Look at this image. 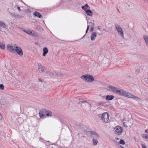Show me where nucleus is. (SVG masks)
<instances>
[{"mask_svg": "<svg viewBox=\"0 0 148 148\" xmlns=\"http://www.w3.org/2000/svg\"><path fill=\"white\" fill-rule=\"evenodd\" d=\"M113 86H109L108 87V90L112 92L121 96H123L127 97H132L133 95L127 92L122 89H119Z\"/></svg>", "mask_w": 148, "mask_h": 148, "instance_id": "f257e3e1", "label": "nucleus"}, {"mask_svg": "<svg viewBox=\"0 0 148 148\" xmlns=\"http://www.w3.org/2000/svg\"><path fill=\"white\" fill-rule=\"evenodd\" d=\"M39 115L40 117L41 118H44L46 117L47 116H51L52 113L51 111L49 110H46L45 109H42L39 112Z\"/></svg>", "mask_w": 148, "mask_h": 148, "instance_id": "f03ea898", "label": "nucleus"}, {"mask_svg": "<svg viewBox=\"0 0 148 148\" xmlns=\"http://www.w3.org/2000/svg\"><path fill=\"white\" fill-rule=\"evenodd\" d=\"M99 117H100L102 121L106 123L109 121V115L107 112H104L102 114L98 115Z\"/></svg>", "mask_w": 148, "mask_h": 148, "instance_id": "7ed1b4c3", "label": "nucleus"}, {"mask_svg": "<svg viewBox=\"0 0 148 148\" xmlns=\"http://www.w3.org/2000/svg\"><path fill=\"white\" fill-rule=\"evenodd\" d=\"M81 77L82 79L87 82H91L94 80L93 76L90 75H83Z\"/></svg>", "mask_w": 148, "mask_h": 148, "instance_id": "20e7f679", "label": "nucleus"}, {"mask_svg": "<svg viewBox=\"0 0 148 148\" xmlns=\"http://www.w3.org/2000/svg\"><path fill=\"white\" fill-rule=\"evenodd\" d=\"M14 51L19 56H22L23 55V53L21 47L15 44L14 45Z\"/></svg>", "mask_w": 148, "mask_h": 148, "instance_id": "39448f33", "label": "nucleus"}, {"mask_svg": "<svg viewBox=\"0 0 148 148\" xmlns=\"http://www.w3.org/2000/svg\"><path fill=\"white\" fill-rule=\"evenodd\" d=\"M115 26L116 29L118 31L119 34L120 35L121 37L123 38L124 35L122 28L117 24H115Z\"/></svg>", "mask_w": 148, "mask_h": 148, "instance_id": "423d86ee", "label": "nucleus"}, {"mask_svg": "<svg viewBox=\"0 0 148 148\" xmlns=\"http://www.w3.org/2000/svg\"><path fill=\"white\" fill-rule=\"evenodd\" d=\"M115 134L117 135H120L123 132L122 128L119 126H117L114 128Z\"/></svg>", "mask_w": 148, "mask_h": 148, "instance_id": "0eeeda50", "label": "nucleus"}, {"mask_svg": "<svg viewBox=\"0 0 148 148\" xmlns=\"http://www.w3.org/2000/svg\"><path fill=\"white\" fill-rule=\"evenodd\" d=\"M114 142L116 143V145L119 147H121V148H124L120 144L124 145L125 143V142L123 140H121L119 143H118L115 140H114Z\"/></svg>", "mask_w": 148, "mask_h": 148, "instance_id": "6e6552de", "label": "nucleus"}, {"mask_svg": "<svg viewBox=\"0 0 148 148\" xmlns=\"http://www.w3.org/2000/svg\"><path fill=\"white\" fill-rule=\"evenodd\" d=\"M7 49L8 51L11 52V53L14 52L13 51H14V49L13 46L11 45L8 44L7 47Z\"/></svg>", "mask_w": 148, "mask_h": 148, "instance_id": "1a4fd4ad", "label": "nucleus"}, {"mask_svg": "<svg viewBox=\"0 0 148 148\" xmlns=\"http://www.w3.org/2000/svg\"><path fill=\"white\" fill-rule=\"evenodd\" d=\"M88 133L91 134V135H93L96 138H99V135L95 132L92 131H90L88 132Z\"/></svg>", "mask_w": 148, "mask_h": 148, "instance_id": "9d476101", "label": "nucleus"}, {"mask_svg": "<svg viewBox=\"0 0 148 148\" xmlns=\"http://www.w3.org/2000/svg\"><path fill=\"white\" fill-rule=\"evenodd\" d=\"M114 98V96L112 95H107L106 97V100H111Z\"/></svg>", "mask_w": 148, "mask_h": 148, "instance_id": "9b49d317", "label": "nucleus"}, {"mask_svg": "<svg viewBox=\"0 0 148 148\" xmlns=\"http://www.w3.org/2000/svg\"><path fill=\"white\" fill-rule=\"evenodd\" d=\"M43 53L42 54V56H45L46 54L48 52V51L47 47H44L43 48Z\"/></svg>", "mask_w": 148, "mask_h": 148, "instance_id": "f8f14e48", "label": "nucleus"}, {"mask_svg": "<svg viewBox=\"0 0 148 148\" xmlns=\"http://www.w3.org/2000/svg\"><path fill=\"white\" fill-rule=\"evenodd\" d=\"M34 15L35 16L39 18H41L42 17L40 13L36 11H35L34 12Z\"/></svg>", "mask_w": 148, "mask_h": 148, "instance_id": "ddd939ff", "label": "nucleus"}, {"mask_svg": "<svg viewBox=\"0 0 148 148\" xmlns=\"http://www.w3.org/2000/svg\"><path fill=\"white\" fill-rule=\"evenodd\" d=\"M97 36V33L96 32H93L91 34V39L92 40H95V37Z\"/></svg>", "mask_w": 148, "mask_h": 148, "instance_id": "4468645a", "label": "nucleus"}, {"mask_svg": "<svg viewBox=\"0 0 148 148\" xmlns=\"http://www.w3.org/2000/svg\"><path fill=\"white\" fill-rule=\"evenodd\" d=\"M86 13L87 15L91 16L93 14L92 11L90 9H88L86 11Z\"/></svg>", "mask_w": 148, "mask_h": 148, "instance_id": "2eb2a0df", "label": "nucleus"}, {"mask_svg": "<svg viewBox=\"0 0 148 148\" xmlns=\"http://www.w3.org/2000/svg\"><path fill=\"white\" fill-rule=\"evenodd\" d=\"M11 15L12 16H13L15 17H19L20 18L23 17V16L19 15L17 13H13L12 14H11Z\"/></svg>", "mask_w": 148, "mask_h": 148, "instance_id": "dca6fc26", "label": "nucleus"}, {"mask_svg": "<svg viewBox=\"0 0 148 148\" xmlns=\"http://www.w3.org/2000/svg\"><path fill=\"white\" fill-rule=\"evenodd\" d=\"M0 27L4 29L5 28L6 26L5 23L2 21H0Z\"/></svg>", "mask_w": 148, "mask_h": 148, "instance_id": "f3484780", "label": "nucleus"}, {"mask_svg": "<svg viewBox=\"0 0 148 148\" xmlns=\"http://www.w3.org/2000/svg\"><path fill=\"white\" fill-rule=\"evenodd\" d=\"M38 69L39 71H41V72H42L45 69V68L41 65H38Z\"/></svg>", "mask_w": 148, "mask_h": 148, "instance_id": "a211bd4d", "label": "nucleus"}, {"mask_svg": "<svg viewBox=\"0 0 148 148\" xmlns=\"http://www.w3.org/2000/svg\"><path fill=\"white\" fill-rule=\"evenodd\" d=\"M76 128H78L79 129H81L83 127V125L82 124H77L75 125Z\"/></svg>", "mask_w": 148, "mask_h": 148, "instance_id": "6ab92c4d", "label": "nucleus"}, {"mask_svg": "<svg viewBox=\"0 0 148 148\" xmlns=\"http://www.w3.org/2000/svg\"><path fill=\"white\" fill-rule=\"evenodd\" d=\"M144 38L146 43L147 44H148V36L147 35H144Z\"/></svg>", "mask_w": 148, "mask_h": 148, "instance_id": "aec40b11", "label": "nucleus"}, {"mask_svg": "<svg viewBox=\"0 0 148 148\" xmlns=\"http://www.w3.org/2000/svg\"><path fill=\"white\" fill-rule=\"evenodd\" d=\"M30 35H31L32 36L34 37H37L38 36V34L35 32H32V33Z\"/></svg>", "mask_w": 148, "mask_h": 148, "instance_id": "412c9836", "label": "nucleus"}, {"mask_svg": "<svg viewBox=\"0 0 148 148\" xmlns=\"http://www.w3.org/2000/svg\"><path fill=\"white\" fill-rule=\"evenodd\" d=\"M50 74L51 75H53L54 77H56L57 75V72L55 71H53V72H51Z\"/></svg>", "mask_w": 148, "mask_h": 148, "instance_id": "4be33fe9", "label": "nucleus"}, {"mask_svg": "<svg viewBox=\"0 0 148 148\" xmlns=\"http://www.w3.org/2000/svg\"><path fill=\"white\" fill-rule=\"evenodd\" d=\"M22 31L29 35H30L32 33V32L31 31H28L25 30H22Z\"/></svg>", "mask_w": 148, "mask_h": 148, "instance_id": "5701e85b", "label": "nucleus"}, {"mask_svg": "<svg viewBox=\"0 0 148 148\" xmlns=\"http://www.w3.org/2000/svg\"><path fill=\"white\" fill-rule=\"evenodd\" d=\"M98 141L97 139H93V145H96L98 143Z\"/></svg>", "mask_w": 148, "mask_h": 148, "instance_id": "b1692460", "label": "nucleus"}, {"mask_svg": "<svg viewBox=\"0 0 148 148\" xmlns=\"http://www.w3.org/2000/svg\"><path fill=\"white\" fill-rule=\"evenodd\" d=\"M0 48L2 49H5V45L3 44L0 43Z\"/></svg>", "mask_w": 148, "mask_h": 148, "instance_id": "393cba45", "label": "nucleus"}, {"mask_svg": "<svg viewBox=\"0 0 148 148\" xmlns=\"http://www.w3.org/2000/svg\"><path fill=\"white\" fill-rule=\"evenodd\" d=\"M142 136L143 137L146 138H148V135L147 134H142Z\"/></svg>", "mask_w": 148, "mask_h": 148, "instance_id": "a878e982", "label": "nucleus"}, {"mask_svg": "<svg viewBox=\"0 0 148 148\" xmlns=\"http://www.w3.org/2000/svg\"><path fill=\"white\" fill-rule=\"evenodd\" d=\"M62 74H61L60 73L57 72V75H56V77H58V76L60 77H62Z\"/></svg>", "mask_w": 148, "mask_h": 148, "instance_id": "bb28decb", "label": "nucleus"}, {"mask_svg": "<svg viewBox=\"0 0 148 148\" xmlns=\"http://www.w3.org/2000/svg\"><path fill=\"white\" fill-rule=\"evenodd\" d=\"M4 89V86L2 84H0V89L1 90H3Z\"/></svg>", "mask_w": 148, "mask_h": 148, "instance_id": "cd10ccee", "label": "nucleus"}, {"mask_svg": "<svg viewBox=\"0 0 148 148\" xmlns=\"http://www.w3.org/2000/svg\"><path fill=\"white\" fill-rule=\"evenodd\" d=\"M89 23L91 24L90 26L92 27H94V26L95 25V24L94 23H93L92 22H90Z\"/></svg>", "mask_w": 148, "mask_h": 148, "instance_id": "c85d7f7f", "label": "nucleus"}, {"mask_svg": "<svg viewBox=\"0 0 148 148\" xmlns=\"http://www.w3.org/2000/svg\"><path fill=\"white\" fill-rule=\"evenodd\" d=\"M123 126L126 127H128V126L127 125V124H126V122H124L123 123Z\"/></svg>", "mask_w": 148, "mask_h": 148, "instance_id": "c756f323", "label": "nucleus"}, {"mask_svg": "<svg viewBox=\"0 0 148 148\" xmlns=\"http://www.w3.org/2000/svg\"><path fill=\"white\" fill-rule=\"evenodd\" d=\"M82 8L84 10L86 11V10H87V8L85 6H83L82 7Z\"/></svg>", "mask_w": 148, "mask_h": 148, "instance_id": "7c9ffc66", "label": "nucleus"}, {"mask_svg": "<svg viewBox=\"0 0 148 148\" xmlns=\"http://www.w3.org/2000/svg\"><path fill=\"white\" fill-rule=\"evenodd\" d=\"M128 98H134V99H138V98L136 96H134L133 95V96L132 97H128Z\"/></svg>", "mask_w": 148, "mask_h": 148, "instance_id": "2f4dec72", "label": "nucleus"}, {"mask_svg": "<svg viewBox=\"0 0 148 148\" xmlns=\"http://www.w3.org/2000/svg\"><path fill=\"white\" fill-rule=\"evenodd\" d=\"M140 69H137L136 71V73L137 74L139 73H140Z\"/></svg>", "mask_w": 148, "mask_h": 148, "instance_id": "473e14b6", "label": "nucleus"}, {"mask_svg": "<svg viewBox=\"0 0 148 148\" xmlns=\"http://www.w3.org/2000/svg\"><path fill=\"white\" fill-rule=\"evenodd\" d=\"M141 145L143 148H147L146 145H144L143 144H141Z\"/></svg>", "mask_w": 148, "mask_h": 148, "instance_id": "72a5a7b5", "label": "nucleus"}, {"mask_svg": "<svg viewBox=\"0 0 148 148\" xmlns=\"http://www.w3.org/2000/svg\"><path fill=\"white\" fill-rule=\"evenodd\" d=\"M89 25H88L87 26V29L86 30V34L87 33V32L89 30Z\"/></svg>", "mask_w": 148, "mask_h": 148, "instance_id": "f704fd0d", "label": "nucleus"}, {"mask_svg": "<svg viewBox=\"0 0 148 148\" xmlns=\"http://www.w3.org/2000/svg\"><path fill=\"white\" fill-rule=\"evenodd\" d=\"M94 29V27H92L91 28L90 31L91 32H92Z\"/></svg>", "mask_w": 148, "mask_h": 148, "instance_id": "c9c22d12", "label": "nucleus"}, {"mask_svg": "<svg viewBox=\"0 0 148 148\" xmlns=\"http://www.w3.org/2000/svg\"><path fill=\"white\" fill-rule=\"evenodd\" d=\"M87 8H88V7H89V5H88V4L87 3L85 5H84Z\"/></svg>", "mask_w": 148, "mask_h": 148, "instance_id": "e433bc0d", "label": "nucleus"}, {"mask_svg": "<svg viewBox=\"0 0 148 148\" xmlns=\"http://www.w3.org/2000/svg\"><path fill=\"white\" fill-rule=\"evenodd\" d=\"M38 80L39 81V82H43V80L42 79H41V78H39L38 79Z\"/></svg>", "mask_w": 148, "mask_h": 148, "instance_id": "4c0bfd02", "label": "nucleus"}, {"mask_svg": "<svg viewBox=\"0 0 148 148\" xmlns=\"http://www.w3.org/2000/svg\"><path fill=\"white\" fill-rule=\"evenodd\" d=\"M80 102H82V103H87V102L86 101H80Z\"/></svg>", "mask_w": 148, "mask_h": 148, "instance_id": "58836bf2", "label": "nucleus"}, {"mask_svg": "<svg viewBox=\"0 0 148 148\" xmlns=\"http://www.w3.org/2000/svg\"><path fill=\"white\" fill-rule=\"evenodd\" d=\"M105 103H104V102H103V103H100L99 104L100 105H102V106H103L104 104Z\"/></svg>", "mask_w": 148, "mask_h": 148, "instance_id": "ea45409f", "label": "nucleus"}, {"mask_svg": "<svg viewBox=\"0 0 148 148\" xmlns=\"http://www.w3.org/2000/svg\"><path fill=\"white\" fill-rule=\"evenodd\" d=\"M17 8L18 10L19 11H21V9H20V7H17Z\"/></svg>", "mask_w": 148, "mask_h": 148, "instance_id": "a19ab883", "label": "nucleus"}, {"mask_svg": "<svg viewBox=\"0 0 148 148\" xmlns=\"http://www.w3.org/2000/svg\"><path fill=\"white\" fill-rule=\"evenodd\" d=\"M2 118V116L1 114L0 113V120H1V119Z\"/></svg>", "mask_w": 148, "mask_h": 148, "instance_id": "79ce46f5", "label": "nucleus"}, {"mask_svg": "<svg viewBox=\"0 0 148 148\" xmlns=\"http://www.w3.org/2000/svg\"><path fill=\"white\" fill-rule=\"evenodd\" d=\"M101 27H100V26H98V29L99 30H100V29H101Z\"/></svg>", "mask_w": 148, "mask_h": 148, "instance_id": "37998d69", "label": "nucleus"}, {"mask_svg": "<svg viewBox=\"0 0 148 148\" xmlns=\"http://www.w3.org/2000/svg\"><path fill=\"white\" fill-rule=\"evenodd\" d=\"M119 139V138H117V137H116V138H115V140H118Z\"/></svg>", "mask_w": 148, "mask_h": 148, "instance_id": "c03bdc74", "label": "nucleus"}, {"mask_svg": "<svg viewBox=\"0 0 148 148\" xmlns=\"http://www.w3.org/2000/svg\"><path fill=\"white\" fill-rule=\"evenodd\" d=\"M148 131V129H146V130H145V132L147 133V132Z\"/></svg>", "mask_w": 148, "mask_h": 148, "instance_id": "a18cd8bd", "label": "nucleus"}, {"mask_svg": "<svg viewBox=\"0 0 148 148\" xmlns=\"http://www.w3.org/2000/svg\"><path fill=\"white\" fill-rule=\"evenodd\" d=\"M117 10L118 11V12H119V13H120V11H119V10L118 9H117Z\"/></svg>", "mask_w": 148, "mask_h": 148, "instance_id": "49530a36", "label": "nucleus"}, {"mask_svg": "<svg viewBox=\"0 0 148 148\" xmlns=\"http://www.w3.org/2000/svg\"><path fill=\"white\" fill-rule=\"evenodd\" d=\"M9 13L10 14V15H11V14H12V13H11V12H9Z\"/></svg>", "mask_w": 148, "mask_h": 148, "instance_id": "de8ad7c7", "label": "nucleus"}, {"mask_svg": "<svg viewBox=\"0 0 148 148\" xmlns=\"http://www.w3.org/2000/svg\"><path fill=\"white\" fill-rule=\"evenodd\" d=\"M86 35V34L83 36L82 38H84V37L85 36V35Z\"/></svg>", "mask_w": 148, "mask_h": 148, "instance_id": "09e8293b", "label": "nucleus"}, {"mask_svg": "<svg viewBox=\"0 0 148 148\" xmlns=\"http://www.w3.org/2000/svg\"><path fill=\"white\" fill-rule=\"evenodd\" d=\"M145 0V1H146V0ZM147 0H146L147 2Z\"/></svg>", "mask_w": 148, "mask_h": 148, "instance_id": "8fccbe9b", "label": "nucleus"}, {"mask_svg": "<svg viewBox=\"0 0 148 148\" xmlns=\"http://www.w3.org/2000/svg\"><path fill=\"white\" fill-rule=\"evenodd\" d=\"M36 45H37V43H36Z\"/></svg>", "mask_w": 148, "mask_h": 148, "instance_id": "3c124183", "label": "nucleus"}, {"mask_svg": "<svg viewBox=\"0 0 148 148\" xmlns=\"http://www.w3.org/2000/svg\"><path fill=\"white\" fill-rule=\"evenodd\" d=\"M99 35H101V34H100V33H99Z\"/></svg>", "mask_w": 148, "mask_h": 148, "instance_id": "603ef678", "label": "nucleus"}, {"mask_svg": "<svg viewBox=\"0 0 148 148\" xmlns=\"http://www.w3.org/2000/svg\"><path fill=\"white\" fill-rule=\"evenodd\" d=\"M86 19H87V17H86Z\"/></svg>", "mask_w": 148, "mask_h": 148, "instance_id": "864d4df0", "label": "nucleus"}]
</instances>
